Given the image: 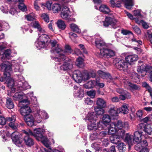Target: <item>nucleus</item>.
Returning a JSON list of instances; mask_svg holds the SVG:
<instances>
[{
	"instance_id": "nucleus-35",
	"label": "nucleus",
	"mask_w": 152,
	"mask_h": 152,
	"mask_svg": "<svg viewBox=\"0 0 152 152\" xmlns=\"http://www.w3.org/2000/svg\"><path fill=\"white\" fill-rule=\"evenodd\" d=\"M110 140L112 143L117 144L120 142L121 139L116 134L113 135L110 137Z\"/></svg>"
},
{
	"instance_id": "nucleus-38",
	"label": "nucleus",
	"mask_w": 152,
	"mask_h": 152,
	"mask_svg": "<svg viewBox=\"0 0 152 152\" xmlns=\"http://www.w3.org/2000/svg\"><path fill=\"white\" fill-rule=\"evenodd\" d=\"M96 81L95 80L90 81L86 83L84 85V87L87 89H89L93 88L95 86Z\"/></svg>"
},
{
	"instance_id": "nucleus-54",
	"label": "nucleus",
	"mask_w": 152,
	"mask_h": 152,
	"mask_svg": "<svg viewBox=\"0 0 152 152\" xmlns=\"http://www.w3.org/2000/svg\"><path fill=\"white\" fill-rule=\"evenodd\" d=\"M117 92L121 94H124L126 96H129V93L127 91H124L122 89L118 88L116 90Z\"/></svg>"
},
{
	"instance_id": "nucleus-21",
	"label": "nucleus",
	"mask_w": 152,
	"mask_h": 152,
	"mask_svg": "<svg viewBox=\"0 0 152 152\" xmlns=\"http://www.w3.org/2000/svg\"><path fill=\"white\" fill-rule=\"evenodd\" d=\"M74 91L73 95L75 96L81 98L83 96L84 92L80 87H78L77 86L74 87Z\"/></svg>"
},
{
	"instance_id": "nucleus-63",
	"label": "nucleus",
	"mask_w": 152,
	"mask_h": 152,
	"mask_svg": "<svg viewBox=\"0 0 152 152\" xmlns=\"http://www.w3.org/2000/svg\"><path fill=\"white\" fill-rule=\"evenodd\" d=\"M18 8L22 11H25L27 10L26 6L23 3H20L18 6Z\"/></svg>"
},
{
	"instance_id": "nucleus-44",
	"label": "nucleus",
	"mask_w": 152,
	"mask_h": 152,
	"mask_svg": "<svg viewBox=\"0 0 152 152\" xmlns=\"http://www.w3.org/2000/svg\"><path fill=\"white\" fill-rule=\"evenodd\" d=\"M111 121L110 118L108 115L105 114L102 118V124L106 125L110 122Z\"/></svg>"
},
{
	"instance_id": "nucleus-4",
	"label": "nucleus",
	"mask_w": 152,
	"mask_h": 152,
	"mask_svg": "<svg viewBox=\"0 0 152 152\" xmlns=\"http://www.w3.org/2000/svg\"><path fill=\"white\" fill-rule=\"evenodd\" d=\"M100 11L104 14H109L108 16L105 18L104 21L103 22V25L107 27L110 25L112 26L114 25L116 23L117 20L115 19L114 15L111 12L109 7L105 5H102L99 7Z\"/></svg>"
},
{
	"instance_id": "nucleus-37",
	"label": "nucleus",
	"mask_w": 152,
	"mask_h": 152,
	"mask_svg": "<svg viewBox=\"0 0 152 152\" xmlns=\"http://www.w3.org/2000/svg\"><path fill=\"white\" fill-rule=\"evenodd\" d=\"M57 24L58 28L62 30H64L66 27L65 22L61 20H58L57 22Z\"/></svg>"
},
{
	"instance_id": "nucleus-53",
	"label": "nucleus",
	"mask_w": 152,
	"mask_h": 152,
	"mask_svg": "<svg viewBox=\"0 0 152 152\" xmlns=\"http://www.w3.org/2000/svg\"><path fill=\"white\" fill-rule=\"evenodd\" d=\"M26 19L28 21H32L35 19V16L34 13H31L26 16Z\"/></svg>"
},
{
	"instance_id": "nucleus-36",
	"label": "nucleus",
	"mask_w": 152,
	"mask_h": 152,
	"mask_svg": "<svg viewBox=\"0 0 152 152\" xmlns=\"http://www.w3.org/2000/svg\"><path fill=\"white\" fill-rule=\"evenodd\" d=\"M6 106L8 109H12L14 107V104L11 99L9 97L6 98Z\"/></svg>"
},
{
	"instance_id": "nucleus-5",
	"label": "nucleus",
	"mask_w": 152,
	"mask_h": 152,
	"mask_svg": "<svg viewBox=\"0 0 152 152\" xmlns=\"http://www.w3.org/2000/svg\"><path fill=\"white\" fill-rule=\"evenodd\" d=\"M72 77L74 80L77 83H80L83 80H87L90 78V74L86 72L82 74L79 70L74 71L73 73Z\"/></svg>"
},
{
	"instance_id": "nucleus-48",
	"label": "nucleus",
	"mask_w": 152,
	"mask_h": 152,
	"mask_svg": "<svg viewBox=\"0 0 152 152\" xmlns=\"http://www.w3.org/2000/svg\"><path fill=\"white\" fill-rule=\"evenodd\" d=\"M76 64L79 67H83L84 66L83 59L80 57H79L77 59Z\"/></svg>"
},
{
	"instance_id": "nucleus-51",
	"label": "nucleus",
	"mask_w": 152,
	"mask_h": 152,
	"mask_svg": "<svg viewBox=\"0 0 152 152\" xmlns=\"http://www.w3.org/2000/svg\"><path fill=\"white\" fill-rule=\"evenodd\" d=\"M52 3L51 1H47L45 3L42 4V7L44 8H45V7H46L48 10H51L52 8L51 5Z\"/></svg>"
},
{
	"instance_id": "nucleus-3",
	"label": "nucleus",
	"mask_w": 152,
	"mask_h": 152,
	"mask_svg": "<svg viewBox=\"0 0 152 152\" xmlns=\"http://www.w3.org/2000/svg\"><path fill=\"white\" fill-rule=\"evenodd\" d=\"M138 58L137 55L133 54L128 56L125 58V60L128 63L119 58H115L113 62L118 69L121 70L126 71L129 69L130 64L137 61Z\"/></svg>"
},
{
	"instance_id": "nucleus-39",
	"label": "nucleus",
	"mask_w": 152,
	"mask_h": 152,
	"mask_svg": "<svg viewBox=\"0 0 152 152\" xmlns=\"http://www.w3.org/2000/svg\"><path fill=\"white\" fill-rule=\"evenodd\" d=\"M152 125H151L148 124L145 126L144 128L143 129V131L145 133L148 134H151L152 132Z\"/></svg>"
},
{
	"instance_id": "nucleus-19",
	"label": "nucleus",
	"mask_w": 152,
	"mask_h": 152,
	"mask_svg": "<svg viewBox=\"0 0 152 152\" xmlns=\"http://www.w3.org/2000/svg\"><path fill=\"white\" fill-rule=\"evenodd\" d=\"M123 82L124 83V87L128 88L127 86L129 87L130 89L131 90H139L140 89L139 87L136 85L132 83L128 79L124 80Z\"/></svg>"
},
{
	"instance_id": "nucleus-1",
	"label": "nucleus",
	"mask_w": 152,
	"mask_h": 152,
	"mask_svg": "<svg viewBox=\"0 0 152 152\" xmlns=\"http://www.w3.org/2000/svg\"><path fill=\"white\" fill-rule=\"evenodd\" d=\"M1 68L4 69L5 84L9 88L11 89V92H14L16 89L23 91L31 88V86L25 81L24 77L21 75L18 77V80L14 83L13 80L10 77L12 69L10 65L3 64L2 65Z\"/></svg>"
},
{
	"instance_id": "nucleus-45",
	"label": "nucleus",
	"mask_w": 152,
	"mask_h": 152,
	"mask_svg": "<svg viewBox=\"0 0 152 152\" xmlns=\"http://www.w3.org/2000/svg\"><path fill=\"white\" fill-rule=\"evenodd\" d=\"M129 76L134 81L136 82L140 80L139 76L135 72H132Z\"/></svg>"
},
{
	"instance_id": "nucleus-22",
	"label": "nucleus",
	"mask_w": 152,
	"mask_h": 152,
	"mask_svg": "<svg viewBox=\"0 0 152 152\" xmlns=\"http://www.w3.org/2000/svg\"><path fill=\"white\" fill-rule=\"evenodd\" d=\"M73 68V65L70 61L64 62L60 67V70L64 71H67L71 70Z\"/></svg>"
},
{
	"instance_id": "nucleus-16",
	"label": "nucleus",
	"mask_w": 152,
	"mask_h": 152,
	"mask_svg": "<svg viewBox=\"0 0 152 152\" xmlns=\"http://www.w3.org/2000/svg\"><path fill=\"white\" fill-rule=\"evenodd\" d=\"M101 56L107 58H110L115 55V53L113 50L107 48H103L100 52Z\"/></svg>"
},
{
	"instance_id": "nucleus-27",
	"label": "nucleus",
	"mask_w": 152,
	"mask_h": 152,
	"mask_svg": "<svg viewBox=\"0 0 152 152\" xmlns=\"http://www.w3.org/2000/svg\"><path fill=\"white\" fill-rule=\"evenodd\" d=\"M98 74L99 76L103 79L111 80L112 77L110 74L108 73L103 72L101 70H99L98 72Z\"/></svg>"
},
{
	"instance_id": "nucleus-64",
	"label": "nucleus",
	"mask_w": 152,
	"mask_h": 152,
	"mask_svg": "<svg viewBox=\"0 0 152 152\" xmlns=\"http://www.w3.org/2000/svg\"><path fill=\"white\" fill-rule=\"evenodd\" d=\"M140 144L141 145L142 148H147L146 146L148 145V143L146 140H143L142 142L141 141Z\"/></svg>"
},
{
	"instance_id": "nucleus-10",
	"label": "nucleus",
	"mask_w": 152,
	"mask_h": 152,
	"mask_svg": "<svg viewBox=\"0 0 152 152\" xmlns=\"http://www.w3.org/2000/svg\"><path fill=\"white\" fill-rule=\"evenodd\" d=\"M88 129L89 130L98 132L103 129V127L102 121H99L96 124L95 122H89L87 125Z\"/></svg>"
},
{
	"instance_id": "nucleus-23",
	"label": "nucleus",
	"mask_w": 152,
	"mask_h": 152,
	"mask_svg": "<svg viewBox=\"0 0 152 152\" xmlns=\"http://www.w3.org/2000/svg\"><path fill=\"white\" fill-rule=\"evenodd\" d=\"M13 99L15 100H20L26 99L28 101V97L22 92L16 93L13 96Z\"/></svg>"
},
{
	"instance_id": "nucleus-15",
	"label": "nucleus",
	"mask_w": 152,
	"mask_h": 152,
	"mask_svg": "<svg viewBox=\"0 0 152 152\" xmlns=\"http://www.w3.org/2000/svg\"><path fill=\"white\" fill-rule=\"evenodd\" d=\"M40 140L41 141L43 144L46 147L45 148L42 147L40 148V150L42 152H52V150L50 146V142L48 139L44 136Z\"/></svg>"
},
{
	"instance_id": "nucleus-33",
	"label": "nucleus",
	"mask_w": 152,
	"mask_h": 152,
	"mask_svg": "<svg viewBox=\"0 0 152 152\" xmlns=\"http://www.w3.org/2000/svg\"><path fill=\"white\" fill-rule=\"evenodd\" d=\"M128 105L124 104L122 105L120 108L117 109V110L119 113H121L124 114H126L128 113L129 109L128 108Z\"/></svg>"
},
{
	"instance_id": "nucleus-50",
	"label": "nucleus",
	"mask_w": 152,
	"mask_h": 152,
	"mask_svg": "<svg viewBox=\"0 0 152 152\" xmlns=\"http://www.w3.org/2000/svg\"><path fill=\"white\" fill-rule=\"evenodd\" d=\"M125 131L123 129H118L116 133V134L121 139L123 138L125 135Z\"/></svg>"
},
{
	"instance_id": "nucleus-41",
	"label": "nucleus",
	"mask_w": 152,
	"mask_h": 152,
	"mask_svg": "<svg viewBox=\"0 0 152 152\" xmlns=\"http://www.w3.org/2000/svg\"><path fill=\"white\" fill-rule=\"evenodd\" d=\"M51 9L54 13H56L60 11L61 8L59 4L55 3L53 5Z\"/></svg>"
},
{
	"instance_id": "nucleus-43",
	"label": "nucleus",
	"mask_w": 152,
	"mask_h": 152,
	"mask_svg": "<svg viewBox=\"0 0 152 152\" xmlns=\"http://www.w3.org/2000/svg\"><path fill=\"white\" fill-rule=\"evenodd\" d=\"M70 27L72 30L74 32L77 33H80L81 32V31L78 26L74 23H72L70 24Z\"/></svg>"
},
{
	"instance_id": "nucleus-17",
	"label": "nucleus",
	"mask_w": 152,
	"mask_h": 152,
	"mask_svg": "<svg viewBox=\"0 0 152 152\" xmlns=\"http://www.w3.org/2000/svg\"><path fill=\"white\" fill-rule=\"evenodd\" d=\"M69 8L66 6H63L61 8L60 16L65 20H68L70 17Z\"/></svg>"
},
{
	"instance_id": "nucleus-49",
	"label": "nucleus",
	"mask_w": 152,
	"mask_h": 152,
	"mask_svg": "<svg viewBox=\"0 0 152 152\" xmlns=\"http://www.w3.org/2000/svg\"><path fill=\"white\" fill-rule=\"evenodd\" d=\"M11 53V51L10 50H6L3 53L2 56L1 57L2 59L5 60V58H9Z\"/></svg>"
},
{
	"instance_id": "nucleus-20",
	"label": "nucleus",
	"mask_w": 152,
	"mask_h": 152,
	"mask_svg": "<svg viewBox=\"0 0 152 152\" xmlns=\"http://www.w3.org/2000/svg\"><path fill=\"white\" fill-rule=\"evenodd\" d=\"M7 121L9 122V126L13 129H16L18 127V124L15 122L16 120V117L15 115L12 116L8 118Z\"/></svg>"
},
{
	"instance_id": "nucleus-58",
	"label": "nucleus",
	"mask_w": 152,
	"mask_h": 152,
	"mask_svg": "<svg viewBox=\"0 0 152 152\" xmlns=\"http://www.w3.org/2000/svg\"><path fill=\"white\" fill-rule=\"evenodd\" d=\"M132 28L136 34H140L141 33V30L137 26L134 25L133 26H132Z\"/></svg>"
},
{
	"instance_id": "nucleus-30",
	"label": "nucleus",
	"mask_w": 152,
	"mask_h": 152,
	"mask_svg": "<svg viewBox=\"0 0 152 152\" xmlns=\"http://www.w3.org/2000/svg\"><path fill=\"white\" fill-rule=\"evenodd\" d=\"M124 141L127 143L129 146L132 145L134 143L133 136L129 134H126Z\"/></svg>"
},
{
	"instance_id": "nucleus-13",
	"label": "nucleus",
	"mask_w": 152,
	"mask_h": 152,
	"mask_svg": "<svg viewBox=\"0 0 152 152\" xmlns=\"http://www.w3.org/2000/svg\"><path fill=\"white\" fill-rule=\"evenodd\" d=\"M50 44L52 47L50 50L52 53L59 54L62 52L63 51L60 45L57 44V41L56 40H51L50 41Z\"/></svg>"
},
{
	"instance_id": "nucleus-60",
	"label": "nucleus",
	"mask_w": 152,
	"mask_h": 152,
	"mask_svg": "<svg viewBox=\"0 0 152 152\" xmlns=\"http://www.w3.org/2000/svg\"><path fill=\"white\" fill-rule=\"evenodd\" d=\"M102 145L105 147H107L109 144V141L107 139H102Z\"/></svg>"
},
{
	"instance_id": "nucleus-26",
	"label": "nucleus",
	"mask_w": 152,
	"mask_h": 152,
	"mask_svg": "<svg viewBox=\"0 0 152 152\" xmlns=\"http://www.w3.org/2000/svg\"><path fill=\"white\" fill-rule=\"evenodd\" d=\"M25 135L24 138V141L25 144L29 147L31 146L34 144V142L33 140L30 138L29 136V135L23 133Z\"/></svg>"
},
{
	"instance_id": "nucleus-2",
	"label": "nucleus",
	"mask_w": 152,
	"mask_h": 152,
	"mask_svg": "<svg viewBox=\"0 0 152 152\" xmlns=\"http://www.w3.org/2000/svg\"><path fill=\"white\" fill-rule=\"evenodd\" d=\"M34 115L31 113L24 118V119L27 125L32 126L34 122L37 123L41 122L43 118L47 119L48 118V114L44 110H37L34 112Z\"/></svg>"
},
{
	"instance_id": "nucleus-31",
	"label": "nucleus",
	"mask_w": 152,
	"mask_h": 152,
	"mask_svg": "<svg viewBox=\"0 0 152 152\" xmlns=\"http://www.w3.org/2000/svg\"><path fill=\"white\" fill-rule=\"evenodd\" d=\"M121 0L124 3L125 7L128 9H130L134 4V0Z\"/></svg>"
},
{
	"instance_id": "nucleus-34",
	"label": "nucleus",
	"mask_w": 152,
	"mask_h": 152,
	"mask_svg": "<svg viewBox=\"0 0 152 152\" xmlns=\"http://www.w3.org/2000/svg\"><path fill=\"white\" fill-rule=\"evenodd\" d=\"M96 104L101 107L104 108L106 107V102L102 98H98Z\"/></svg>"
},
{
	"instance_id": "nucleus-6",
	"label": "nucleus",
	"mask_w": 152,
	"mask_h": 152,
	"mask_svg": "<svg viewBox=\"0 0 152 152\" xmlns=\"http://www.w3.org/2000/svg\"><path fill=\"white\" fill-rule=\"evenodd\" d=\"M28 102L26 99L19 102V105L21 107L20 112L23 118L32 112L31 109L28 106Z\"/></svg>"
},
{
	"instance_id": "nucleus-12",
	"label": "nucleus",
	"mask_w": 152,
	"mask_h": 152,
	"mask_svg": "<svg viewBox=\"0 0 152 152\" xmlns=\"http://www.w3.org/2000/svg\"><path fill=\"white\" fill-rule=\"evenodd\" d=\"M21 134L17 132H15L11 135V138L14 144L19 147L22 146V139L21 138Z\"/></svg>"
},
{
	"instance_id": "nucleus-11",
	"label": "nucleus",
	"mask_w": 152,
	"mask_h": 152,
	"mask_svg": "<svg viewBox=\"0 0 152 152\" xmlns=\"http://www.w3.org/2000/svg\"><path fill=\"white\" fill-rule=\"evenodd\" d=\"M3 64H7L10 65L12 68V71L13 70L15 72L21 73L23 72V66L15 60L12 61L11 64L6 62L5 63H3L2 64V65Z\"/></svg>"
},
{
	"instance_id": "nucleus-57",
	"label": "nucleus",
	"mask_w": 152,
	"mask_h": 152,
	"mask_svg": "<svg viewBox=\"0 0 152 152\" xmlns=\"http://www.w3.org/2000/svg\"><path fill=\"white\" fill-rule=\"evenodd\" d=\"M142 86L143 87L145 88L149 93L152 92V88L146 82L143 83L142 84Z\"/></svg>"
},
{
	"instance_id": "nucleus-61",
	"label": "nucleus",
	"mask_w": 152,
	"mask_h": 152,
	"mask_svg": "<svg viewBox=\"0 0 152 152\" xmlns=\"http://www.w3.org/2000/svg\"><path fill=\"white\" fill-rule=\"evenodd\" d=\"M87 94L88 96H90L91 98H94L95 95V91L93 90L87 92Z\"/></svg>"
},
{
	"instance_id": "nucleus-62",
	"label": "nucleus",
	"mask_w": 152,
	"mask_h": 152,
	"mask_svg": "<svg viewBox=\"0 0 152 152\" xmlns=\"http://www.w3.org/2000/svg\"><path fill=\"white\" fill-rule=\"evenodd\" d=\"M145 125L142 123H141L139 124L137 127L138 129L137 131H139L140 132H142V130L143 131V129L144 128Z\"/></svg>"
},
{
	"instance_id": "nucleus-8",
	"label": "nucleus",
	"mask_w": 152,
	"mask_h": 152,
	"mask_svg": "<svg viewBox=\"0 0 152 152\" xmlns=\"http://www.w3.org/2000/svg\"><path fill=\"white\" fill-rule=\"evenodd\" d=\"M44 132V129L40 128L34 129L33 132H32L30 129H27L26 131L23 130V133L33 136L38 140H39L44 137L43 134Z\"/></svg>"
},
{
	"instance_id": "nucleus-32",
	"label": "nucleus",
	"mask_w": 152,
	"mask_h": 152,
	"mask_svg": "<svg viewBox=\"0 0 152 152\" xmlns=\"http://www.w3.org/2000/svg\"><path fill=\"white\" fill-rule=\"evenodd\" d=\"M138 62L139 64L137 66V71L139 74L142 73L146 70V64H141L142 63L141 61H139Z\"/></svg>"
},
{
	"instance_id": "nucleus-42",
	"label": "nucleus",
	"mask_w": 152,
	"mask_h": 152,
	"mask_svg": "<svg viewBox=\"0 0 152 152\" xmlns=\"http://www.w3.org/2000/svg\"><path fill=\"white\" fill-rule=\"evenodd\" d=\"M109 113L111 116H117L118 113H119L117 109L114 107H113L110 109Z\"/></svg>"
},
{
	"instance_id": "nucleus-25",
	"label": "nucleus",
	"mask_w": 152,
	"mask_h": 152,
	"mask_svg": "<svg viewBox=\"0 0 152 152\" xmlns=\"http://www.w3.org/2000/svg\"><path fill=\"white\" fill-rule=\"evenodd\" d=\"M115 127L118 129H128L129 127V124L127 122H122L121 121H118L116 124H115Z\"/></svg>"
},
{
	"instance_id": "nucleus-29",
	"label": "nucleus",
	"mask_w": 152,
	"mask_h": 152,
	"mask_svg": "<svg viewBox=\"0 0 152 152\" xmlns=\"http://www.w3.org/2000/svg\"><path fill=\"white\" fill-rule=\"evenodd\" d=\"M31 26L35 28H37L39 31L42 33L45 32V30L41 28L39 22L37 21L33 22L31 23Z\"/></svg>"
},
{
	"instance_id": "nucleus-59",
	"label": "nucleus",
	"mask_w": 152,
	"mask_h": 152,
	"mask_svg": "<svg viewBox=\"0 0 152 152\" xmlns=\"http://www.w3.org/2000/svg\"><path fill=\"white\" fill-rule=\"evenodd\" d=\"M132 41L135 42V45L138 46L142 44V42L140 40H137L135 37H133L131 40Z\"/></svg>"
},
{
	"instance_id": "nucleus-40",
	"label": "nucleus",
	"mask_w": 152,
	"mask_h": 152,
	"mask_svg": "<svg viewBox=\"0 0 152 152\" xmlns=\"http://www.w3.org/2000/svg\"><path fill=\"white\" fill-rule=\"evenodd\" d=\"M135 22L138 24H142V27L145 29H147L149 28V26L147 23L142 20H140L138 19H135Z\"/></svg>"
},
{
	"instance_id": "nucleus-28",
	"label": "nucleus",
	"mask_w": 152,
	"mask_h": 152,
	"mask_svg": "<svg viewBox=\"0 0 152 152\" xmlns=\"http://www.w3.org/2000/svg\"><path fill=\"white\" fill-rule=\"evenodd\" d=\"M117 131L116 127H115V123H111L108 127V134H113L115 133L116 134Z\"/></svg>"
},
{
	"instance_id": "nucleus-55",
	"label": "nucleus",
	"mask_w": 152,
	"mask_h": 152,
	"mask_svg": "<svg viewBox=\"0 0 152 152\" xmlns=\"http://www.w3.org/2000/svg\"><path fill=\"white\" fill-rule=\"evenodd\" d=\"M141 10H140L137 9L135 10L133 12L134 15V16H137L140 18H142L143 17V16L141 15Z\"/></svg>"
},
{
	"instance_id": "nucleus-52",
	"label": "nucleus",
	"mask_w": 152,
	"mask_h": 152,
	"mask_svg": "<svg viewBox=\"0 0 152 152\" xmlns=\"http://www.w3.org/2000/svg\"><path fill=\"white\" fill-rule=\"evenodd\" d=\"M117 146L120 152H124L126 149V145L123 143H120Z\"/></svg>"
},
{
	"instance_id": "nucleus-9",
	"label": "nucleus",
	"mask_w": 152,
	"mask_h": 152,
	"mask_svg": "<svg viewBox=\"0 0 152 152\" xmlns=\"http://www.w3.org/2000/svg\"><path fill=\"white\" fill-rule=\"evenodd\" d=\"M49 37L48 35L42 34L39 36L35 43V45L39 49L44 48L46 47Z\"/></svg>"
},
{
	"instance_id": "nucleus-24",
	"label": "nucleus",
	"mask_w": 152,
	"mask_h": 152,
	"mask_svg": "<svg viewBox=\"0 0 152 152\" xmlns=\"http://www.w3.org/2000/svg\"><path fill=\"white\" fill-rule=\"evenodd\" d=\"M97 118V115L94 112L89 113L86 116V119L89 121V122H95Z\"/></svg>"
},
{
	"instance_id": "nucleus-14",
	"label": "nucleus",
	"mask_w": 152,
	"mask_h": 152,
	"mask_svg": "<svg viewBox=\"0 0 152 152\" xmlns=\"http://www.w3.org/2000/svg\"><path fill=\"white\" fill-rule=\"evenodd\" d=\"M95 38V44L96 47L99 49L101 52V50L105 48L106 46L105 42L103 40L99 34H96L94 36Z\"/></svg>"
},
{
	"instance_id": "nucleus-18",
	"label": "nucleus",
	"mask_w": 152,
	"mask_h": 152,
	"mask_svg": "<svg viewBox=\"0 0 152 152\" xmlns=\"http://www.w3.org/2000/svg\"><path fill=\"white\" fill-rule=\"evenodd\" d=\"M143 132H140L139 131H136L135 132L134 134L133 139L134 143H136L137 145L136 147L138 146L140 143L141 142L142 139V137L143 136V134H142Z\"/></svg>"
},
{
	"instance_id": "nucleus-47",
	"label": "nucleus",
	"mask_w": 152,
	"mask_h": 152,
	"mask_svg": "<svg viewBox=\"0 0 152 152\" xmlns=\"http://www.w3.org/2000/svg\"><path fill=\"white\" fill-rule=\"evenodd\" d=\"M94 110L95 111L94 113L97 115H102L104 113V110L102 108L95 107Z\"/></svg>"
},
{
	"instance_id": "nucleus-7",
	"label": "nucleus",
	"mask_w": 152,
	"mask_h": 152,
	"mask_svg": "<svg viewBox=\"0 0 152 152\" xmlns=\"http://www.w3.org/2000/svg\"><path fill=\"white\" fill-rule=\"evenodd\" d=\"M64 50H62L63 51L62 52L58 54V57H53V59L56 62H59L60 63L58 64H60L66 58L65 55L67 54L71 53L72 52V50L70 47L68 45H66L64 47Z\"/></svg>"
},
{
	"instance_id": "nucleus-46",
	"label": "nucleus",
	"mask_w": 152,
	"mask_h": 152,
	"mask_svg": "<svg viewBox=\"0 0 152 152\" xmlns=\"http://www.w3.org/2000/svg\"><path fill=\"white\" fill-rule=\"evenodd\" d=\"M9 25L7 23L0 21V31L8 28Z\"/></svg>"
},
{
	"instance_id": "nucleus-56",
	"label": "nucleus",
	"mask_w": 152,
	"mask_h": 152,
	"mask_svg": "<svg viewBox=\"0 0 152 152\" xmlns=\"http://www.w3.org/2000/svg\"><path fill=\"white\" fill-rule=\"evenodd\" d=\"M41 17L46 22H49V17L47 14L46 13L42 14V15Z\"/></svg>"
}]
</instances>
